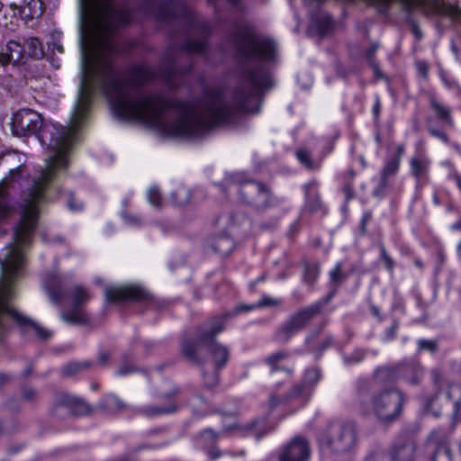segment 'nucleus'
I'll return each instance as SVG.
<instances>
[{"label": "nucleus", "instance_id": "36", "mask_svg": "<svg viewBox=\"0 0 461 461\" xmlns=\"http://www.w3.org/2000/svg\"><path fill=\"white\" fill-rule=\"evenodd\" d=\"M427 128H428L429 132L432 136L440 139L445 143H448L449 142V139H448L447 135L443 131H441L439 129H437L433 125V120L431 118H429L427 120Z\"/></svg>", "mask_w": 461, "mask_h": 461}, {"label": "nucleus", "instance_id": "40", "mask_svg": "<svg viewBox=\"0 0 461 461\" xmlns=\"http://www.w3.org/2000/svg\"><path fill=\"white\" fill-rule=\"evenodd\" d=\"M389 187L388 179L383 176H380V181L378 185L373 191V195L378 198H381L385 195L386 191Z\"/></svg>", "mask_w": 461, "mask_h": 461}, {"label": "nucleus", "instance_id": "1", "mask_svg": "<svg viewBox=\"0 0 461 461\" xmlns=\"http://www.w3.org/2000/svg\"><path fill=\"white\" fill-rule=\"evenodd\" d=\"M81 72L78 95L68 127L44 122L32 109H20L11 122L15 137L35 135L53 153L45 169L31 177L25 165L9 171L0 184V221L14 213V242L0 253V279L15 282L25 263L47 192L57 171L68 166L67 154L86 117L91 97L102 90L122 120H138L170 137L196 140L207 135V94L200 102L145 95L142 86L161 78L172 88L192 70L191 54L207 46V22L184 0H78Z\"/></svg>", "mask_w": 461, "mask_h": 461}, {"label": "nucleus", "instance_id": "11", "mask_svg": "<svg viewBox=\"0 0 461 461\" xmlns=\"http://www.w3.org/2000/svg\"><path fill=\"white\" fill-rule=\"evenodd\" d=\"M415 9L420 8L422 14L429 18L433 14H442L449 17L454 23L461 25V6L452 4H442L438 0H412Z\"/></svg>", "mask_w": 461, "mask_h": 461}, {"label": "nucleus", "instance_id": "9", "mask_svg": "<svg viewBox=\"0 0 461 461\" xmlns=\"http://www.w3.org/2000/svg\"><path fill=\"white\" fill-rule=\"evenodd\" d=\"M70 296L72 299L71 308L62 313V319L69 324H88L90 320L84 305L91 298L89 292L81 285H75L71 290Z\"/></svg>", "mask_w": 461, "mask_h": 461}, {"label": "nucleus", "instance_id": "39", "mask_svg": "<svg viewBox=\"0 0 461 461\" xmlns=\"http://www.w3.org/2000/svg\"><path fill=\"white\" fill-rule=\"evenodd\" d=\"M369 393L366 387L363 386L358 389L357 402L364 411H369Z\"/></svg>", "mask_w": 461, "mask_h": 461}, {"label": "nucleus", "instance_id": "34", "mask_svg": "<svg viewBox=\"0 0 461 461\" xmlns=\"http://www.w3.org/2000/svg\"><path fill=\"white\" fill-rule=\"evenodd\" d=\"M330 281L338 287L340 284H342L348 276V274L342 272V264L338 263L334 269H332L330 273Z\"/></svg>", "mask_w": 461, "mask_h": 461}, {"label": "nucleus", "instance_id": "29", "mask_svg": "<svg viewBox=\"0 0 461 461\" xmlns=\"http://www.w3.org/2000/svg\"><path fill=\"white\" fill-rule=\"evenodd\" d=\"M26 50L28 56L33 59L38 60L44 57V50L38 38L26 40Z\"/></svg>", "mask_w": 461, "mask_h": 461}, {"label": "nucleus", "instance_id": "20", "mask_svg": "<svg viewBox=\"0 0 461 461\" xmlns=\"http://www.w3.org/2000/svg\"><path fill=\"white\" fill-rule=\"evenodd\" d=\"M312 390L306 387V384H295L285 394V400L287 402H297L300 406H303L311 397Z\"/></svg>", "mask_w": 461, "mask_h": 461}, {"label": "nucleus", "instance_id": "57", "mask_svg": "<svg viewBox=\"0 0 461 461\" xmlns=\"http://www.w3.org/2000/svg\"><path fill=\"white\" fill-rule=\"evenodd\" d=\"M286 402L284 396L272 395L269 399V404L272 408L278 406L280 403Z\"/></svg>", "mask_w": 461, "mask_h": 461}, {"label": "nucleus", "instance_id": "49", "mask_svg": "<svg viewBox=\"0 0 461 461\" xmlns=\"http://www.w3.org/2000/svg\"><path fill=\"white\" fill-rule=\"evenodd\" d=\"M399 328V321L397 320H393L390 328H388L385 331V339L387 340H392L395 338L396 332Z\"/></svg>", "mask_w": 461, "mask_h": 461}, {"label": "nucleus", "instance_id": "30", "mask_svg": "<svg viewBox=\"0 0 461 461\" xmlns=\"http://www.w3.org/2000/svg\"><path fill=\"white\" fill-rule=\"evenodd\" d=\"M141 369L137 366L129 354H123L122 356V363L117 371V375L123 376L130 374L140 372Z\"/></svg>", "mask_w": 461, "mask_h": 461}, {"label": "nucleus", "instance_id": "2", "mask_svg": "<svg viewBox=\"0 0 461 461\" xmlns=\"http://www.w3.org/2000/svg\"><path fill=\"white\" fill-rule=\"evenodd\" d=\"M229 313L215 316L203 326L195 329L196 339L184 338L181 342V354L191 364L203 366L204 360L199 355L200 346L207 348V351L213 362L215 369H222L230 359V349L228 347L215 340V337L224 330L225 322Z\"/></svg>", "mask_w": 461, "mask_h": 461}, {"label": "nucleus", "instance_id": "58", "mask_svg": "<svg viewBox=\"0 0 461 461\" xmlns=\"http://www.w3.org/2000/svg\"><path fill=\"white\" fill-rule=\"evenodd\" d=\"M277 225V219H272L268 221L260 223V229L262 230H273Z\"/></svg>", "mask_w": 461, "mask_h": 461}, {"label": "nucleus", "instance_id": "60", "mask_svg": "<svg viewBox=\"0 0 461 461\" xmlns=\"http://www.w3.org/2000/svg\"><path fill=\"white\" fill-rule=\"evenodd\" d=\"M208 455L212 459V460H215L217 458H219L221 456V451L215 446H212L209 451H208Z\"/></svg>", "mask_w": 461, "mask_h": 461}, {"label": "nucleus", "instance_id": "24", "mask_svg": "<svg viewBox=\"0 0 461 461\" xmlns=\"http://www.w3.org/2000/svg\"><path fill=\"white\" fill-rule=\"evenodd\" d=\"M410 164L412 175L420 181L428 173L429 160L424 157H414Z\"/></svg>", "mask_w": 461, "mask_h": 461}, {"label": "nucleus", "instance_id": "59", "mask_svg": "<svg viewBox=\"0 0 461 461\" xmlns=\"http://www.w3.org/2000/svg\"><path fill=\"white\" fill-rule=\"evenodd\" d=\"M13 62V59H11V56L8 55V51L6 52H0V65L1 66H7L9 63Z\"/></svg>", "mask_w": 461, "mask_h": 461}, {"label": "nucleus", "instance_id": "55", "mask_svg": "<svg viewBox=\"0 0 461 461\" xmlns=\"http://www.w3.org/2000/svg\"><path fill=\"white\" fill-rule=\"evenodd\" d=\"M343 192L345 194L347 203L355 195L353 186L348 183L344 185Z\"/></svg>", "mask_w": 461, "mask_h": 461}, {"label": "nucleus", "instance_id": "26", "mask_svg": "<svg viewBox=\"0 0 461 461\" xmlns=\"http://www.w3.org/2000/svg\"><path fill=\"white\" fill-rule=\"evenodd\" d=\"M6 50L8 51V55L11 56L13 59L14 65H19L24 63V55L26 52L25 47L21 45L16 41H9L6 44Z\"/></svg>", "mask_w": 461, "mask_h": 461}, {"label": "nucleus", "instance_id": "50", "mask_svg": "<svg viewBox=\"0 0 461 461\" xmlns=\"http://www.w3.org/2000/svg\"><path fill=\"white\" fill-rule=\"evenodd\" d=\"M372 212L370 211L365 212L361 222H360V233L361 235L366 234V225L371 221Z\"/></svg>", "mask_w": 461, "mask_h": 461}, {"label": "nucleus", "instance_id": "27", "mask_svg": "<svg viewBox=\"0 0 461 461\" xmlns=\"http://www.w3.org/2000/svg\"><path fill=\"white\" fill-rule=\"evenodd\" d=\"M320 273V263L318 262H303V281L311 288L313 287Z\"/></svg>", "mask_w": 461, "mask_h": 461}, {"label": "nucleus", "instance_id": "23", "mask_svg": "<svg viewBox=\"0 0 461 461\" xmlns=\"http://www.w3.org/2000/svg\"><path fill=\"white\" fill-rule=\"evenodd\" d=\"M212 249L221 257L228 256L234 248V242L231 238L226 235L216 237L212 242Z\"/></svg>", "mask_w": 461, "mask_h": 461}, {"label": "nucleus", "instance_id": "31", "mask_svg": "<svg viewBox=\"0 0 461 461\" xmlns=\"http://www.w3.org/2000/svg\"><path fill=\"white\" fill-rule=\"evenodd\" d=\"M288 357H289L288 352L281 350V351H277V352L273 353L270 356H268L265 359V362L271 367L272 372H276V371L279 370L278 364L281 361L286 359Z\"/></svg>", "mask_w": 461, "mask_h": 461}, {"label": "nucleus", "instance_id": "45", "mask_svg": "<svg viewBox=\"0 0 461 461\" xmlns=\"http://www.w3.org/2000/svg\"><path fill=\"white\" fill-rule=\"evenodd\" d=\"M22 395L25 401L30 402H35L37 400L36 390L32 387H29V386L23 387Z\"/></svg>", "mask_w": 461, "mask_h": 461}, {"label": "nucleus", "instance_id": "19", "mask_svg": "<svg viewBox=\"0 0 461 461\" xmlns=\"http://www.w3.org/2000/svg\"><path fill=\"white\" fill-rule=\"evenodd\" d=\"M179 410V405L171 401L166 405L158 406V405H148L140 408L137 411V413L144 415L148 418H153L156 416L167 415L176 412Z\"/></svg>", "mask_w": 461, "mask_h": 461}, {"label": "nucleus", "instance_id": "33", "mask_svg": "<svg viewBox=\"0 0 461 461\" xmlns=\"http://www.w3.org/2000/svg\"><path fill=\"white\" fill-rule=\"evenodd\" d=\"M400 162L397 161V158H389L381 171V176L384 178H389L394 176L399 169Z\"/></svg>", "mask_w": 461, "mask_h": 461}, {"label": "nucleus", "instance_id": "46", "mask_svg": "<svg viewBox=\"0 0 461 461\" xmlns=\"http://www.w3.org/2000/svg\"><path fill=\"white\" fill-rule=\"evenodd\" d=\"M336 289L337 287H335L333 291L330 292L324 298L312 304V307L316 306L319 308V314L321 313L323 308L330 303L331 298L335 295Z\"/></svg>", "mask_w": 461, "mask_h": 461}, {"label": "nucleus", "instance_id": "47", "mask_svg": "<svg viewBox=\"0 0 461 461\" xmlns=\"http://www.w3.org/2000/svg\"><path fill=\"white\" fill-rule=\"evenodd\" d=\"M381 258L384 262L386 268L392 271L394 266L393 260L387 254L385 248L383 244L380 245Z\"/></svg>", "mask_w": 461, "mask_h": 461}, {"label": "nucleus", "instance_id": "28", "mask_svg": "<svg viewBox=\"0 0 461 461\" xmlns=\"http://www.w3.org/2000/svg\"><path fill=\"white\" fill-rule=\"evenodd\" d=\"M221 370V369H215V367H213V370L212 371H206L205 369H203V386L205 389L213 390L219 385Z\"/></svg>", "mask_w": 461, "mask_h": 461}, {"label": "nucleus", "instance_id": "32", "mask_svg": "<svg viewBox=\"0 0 461 461\" xmlns=\"http://www.w3.org/2000/svg\"><path fill=\"white\" fill-rule=\"evenodd\" d=\"M321 375V370L318 368L307 369L304 373L303 381L302 384H306V387L312 390V387L319 382Z\"/></svg>", "mask_w": 461, "mask_h": 461}, {"label": "nucleus", "instance_id": "37", "mask_svg": "<svg viewBox=\"0 0 461 461\" xmlns=\"http://www.w3.org/2000/svg\"><path fill=\"white\" fill-rule=\"evenodd\" d=\"M278 303H279V302L277 300H275V299H272L269 297H265L257 303L256 307L276 306ZM254 308H255L254 305H243V306L239 307V311H240V312L241 311H249Z\"/></svg>", "mask_w": 461, "mask_h": 461}, {"label": "nucleus", "instance_id": "14", "mask_svg": "<svg viewBox=\"0 0 461 461\" xmlns=\"http://www.w3.org/2000/svg\"><path fill=\"white\" fill-rule=\"evenodd\" d=\"M417 448L414 439L399 438L390 447V461H417Z\"/></svg>", "mask_w": 461, "mask_h": 461}, {"label": "nucleus", "instance_id": "52", "mask_svg": "<svg viewBox=\"0 0 461 461\" xmlns=\"http://www.w3.org/2000/svg\"><path fill=\"white\" fill-rule=\"evenodd\" d=\"M381 112V103L378 97H376L375 103L373 106V114L375 125L379 124V115Z\"/></svg>", "mask_w": 461, "mask_h": 461}, {"label": "nucleus", "instance_id": "6", "mask_svg": "<svg viewBox=\"0 0 461 461\" xmlns=\"http://www.w3.org/2000/svg\"><path fill=\"white\" fill-rule=\"evenodd\" d=\"M319 308L309 305L297 310L284 321L274 334V339L279 343H287L290 339L307 328V326L318 316Z\"/></svg>", "mask_w": 461, "mask_h": 461}, {"label": "nucleus", "instance_id": "56", "mask_svg": "<svg viewBox=\"0 0 461 461\" xmlns=\"http://www.w3.org/2000/svg\"><path fill=\"white\" fill-rule=\"evenodd\" d=\"M238 423L234 422L230 425H223L221 435L223 434H237Z\"/></svg>", "mask_w": 461, "mask_h": 461}, {"label": "nucleus", "instance_id": "62", "mask_svg": "<svg viewBox=\"0 0 461 461\" xmlns=\"http://www.w3.org/2000/svg\"><path fill=\"white\" fill-rule=\"evenodd\" d=\"M369 66L374 70L375 77H377V78H383L384 77V74L381 72V70L379 68V65H378L377 62L370 64Z\"/></svg>", "mask_w": 461, "mask_h": 461}, {"label": "nucleus", "instance_id": "17", "mask_svg": "<svg viewBox=\"0 0 461 461\" xmlns=\"http://www.w3.org/2000/svg\"><path fill=\"white\" fill-rule=\"evenodd\" d=\"M304 188L306 195L305 209L310 213H315L317 212L326 213V209L323 206L319 194L315 190V183H308L305 185Z\"/></svg>", "mask_w": 461, "mask_h": 461}, {"label": "nucleus", "instance_id": "10", "mask_svg": "<svg viewBox=\"0 0 461 461\" xmlns=\"http://www.w3.org/2000/svg\"><path fill=\"white\" fill-rule=\"evenodd\" d=\"M375 375L381 381L393 382L396 379H402L411 384L416 385L422 377V370L413 364H402L395 367H380L376 370Z\"/></svg>", "mask_w": 461, "mask_h": 461}, {"label": "nucleus", "instance_id": "54", "mask_svg": "<svg viewBox=\"0 0 461 461\" xmlns=\"http://www.w3.org/2000/svg\"><path fill=\"white\" fill-rule=\"evenodd\" d=\"M180 389L176 386L173 387L170 391L167 393H165L162 394V398L165 400H171L180 394Z\"/></svg>", "mask_w": 461, "mask_h": 461}, {"label": "nucleus", "instance_id": "4", "mask_svg": "<svg viewBox=\"0 0 461 461\" xmlns=\"http://www.w3.org/2000/svg\"><path fill=\"white\" fill-rule=\"evenodd\" d=\"M319 440L335 453L342 454L350 451L357 440L355 423L331 420L320 434Z\"/></svg>", "mask_w": 461, "mask_h": 461}, {"label": "nucleus", "instance_id": "16", "mask_svg": "<svg viewBox=\"0 0 461 461\" xmlns=\"http://www.w3.org/2000/svg\"><path fill=\"white\" fill-rule=\"evenodd\" d=\"M96 408L109 414H116L128 410L130 406L116 394L110 393L99 402Z\"/></svg>", "mask_w": 461, "mask_h": 461}, {"label": "nucleus", "instance_id": "13", "mask_svg": "<svg viewBox=\"0 0 461 461\" xmlns=\"http://www.w3.org/2000/svg\"><path fill=\"white\" fill-rule=\"evenodd\" d=\"M426 452L429 461H453V454L447 437L433 431L426 441Z\"/></svg>", "mask_w": 461, "mask_h": 461}, {"label": "nucleus", "instance_id": "41", "mask_svg": "<svg viewBox=\"0 0 461 461\" xmlns=\"http://www.w3.org/2000/svg\"><path fill=\"white\" fill-rule=\"evenodd\" d=\"M366 355V351L363 349H356L348 356L344 357V361L347 364H356L360 362Z\"/></svg>", "mask_w": 461, "mask_h": 461}, {"label": "nucleus", "instance_id": "12", "mask_svg": "<svg viewBox=\"0 0 461 461\" xmlns=\"http://www.w3.org/2000/svg\"><path fill=\"white\" fill-rule=\"evenodd\" d=\"M310 456V443L301 435L293 438L278 452V461H308Z\"/></svg>", "mask_w": 461, "mask_h": 461}, {"label": "nucleus", "instance_id": "8", "mask_svg": "<svg viewBox=\"0 0 461 461\" xmlns=\"http://www.w3.org/2000/svg\"><path fill=\"white\" fill-rule=\"evenodd\" d=\"M105 299L109 303L121 304L132 301L146 305L154 303V297L138 285L113 286L105 289Z\"/></svg>", "mask_w": 461, "mask_h": 461}, {"label": "nucleus", "instance_id": "38", "mask_svg": "<svg viewBox=\"0 0 461 461\" xmlns=\"http://www.w3.org/2000/svg\"><path fill=\"white\" fill-rule=\"evenodd\" d=\"M221 435V432H217L211 428L204 429L201 430L199 433L200 438H202L204 441L208 443H215L219 439Z\"/></svg>", "mask_w": 461, "mask_h": 461}, {"label": "nucleus", "instance_id": "42", "mask_svg": "<svg viewBox=\"0 0 461 461\" xmlns=\"http://www.w3.org/2000/svg\"><path fill=\"white\" fill-rule=\"evenodd\" d=\"M148 197H149V203L152 205H154L156 207H160V205H161V194H160L159 190L157 187H151L149 190Z\"/></svg>", "mask_w": 461, "mask_h": 461}, {"label": "nucleus", "instance_id": "21", "mask_svg": "<svg viewBox=\"0 0 461 461\" xmlns=\"http://www.w3.org/2000/svg\"><path fill=\"white\" fill-rule=\"evenodd\" d=\"M263 421L255 419L246 424L238 423L237 434L240 436L255 435L257 439L263 438L268 431L261 426Z\"/></svg>", "mask_w": 461, "mask_h": 461}, {"label": "nucleus", "instance_id": "22", "mask_svg": "<svg viewBox=\"0 0 461 461\" xmlns=\"http://www.w3.org/2000/svg\"><path fill=\"white\" fill-rule=\"evenodd\" d=\"M430 107L434 111L437 119L444 125L454 127L450 109L441 104L434 96L429 98Z\"/></svg>", "mask_w": 461, "mask_h": 461}, {"label": "nucleus", "instance_id": "18", "mask_svg": "<svg viewBox=\"0 0 461 461\" xmlns=\"http://www.w3.org/2000/svg\"><path fill=\"white\" fill-rule=\"evenodd\" d=\"M333 27L334 21L329 14L319 12L312 15L311 28H314L320 36L327 35Z\"/></svg>", "mask_w": 461, "mask_h": 461}, {"label": "nucleus", "instance_id": "5", "mask_svg": "<svg viewBox=\"0 0 461 461\" xmlns=\"http://www.w3.org/2000/svg\"><path fill=\"white\" fill-rule=\"evenodd\" d=\"M239 194L242 203L258 212H264L279 203V200L273 195L269 187L262 182L244 183L240 185Z\"/></svg>", "mask_w": 461, "mask_h": 461}, {"label": "nucleus", "instance_id": "25", "mask_svg": "<svg viewBox=\"0 0 461 461\" xmlns=\"http://www.w3.org/2000/svg\"><path fill=\"white\" fill-rule=\"evenodd\" d=\"M93 363L91 361H83V362H68L61 368V375L63 377H71L74 376L85 370L92 367Z\"/></svg>", "mask_w": 461, "mask_h": 461}, {"label": "nucleus", "instance_id": "7", "mask_svg": "<svg viewBox=\"0 0 461 461\" xmlns=\"http://www.w3.org/2000/svg\"><path fill=\"white\" fill-rule=\"evenodd\" d=\"M50 415L63 420L68 416H85L92 412V407L82 398L66 392H57L50 409Z\"/></svg>", "mask_w": 461, "mask_h": 461}, {"label": "nucleus", "instance_id": "44", "mask_svg": "<svg viewBox=\"0 0 461 461\" xmlns=\"http://www.w3.org/2000/svg\"><path fill=\"white\" fill-rule=\"evenodd\" d=\"M415 67L417 68L418 74L423 79L427 80L429 76V64L425 60H417L415 62Z\"/></svg>", "mask_w": 461, "mask_h": 461}, {"label": "nucleus", "instance_id": "61", "mask_svg": "<svg viewBox=\"0 0 461 461\" xmlns=\"http://www.w3.org/2000/svg\"><path fill=\"white\" fill-rule=\"evenodd\" d=\"M333 344V339L332 337L329 336L327 337L322 342L321 344L320 345V348H319V351H320V354L325 350L326 348H330L331 345Z\"/></svg>", "mask_w": 461, "mask_h": 461}, {"label": "nucleus", "instance_id": "64", "mask_svg": "<svg viewBox=\"0 0 461 461\" xmlns=\"http://www.w3.org/2000/svg\"><path fill=\"white\" fill-rule=\"evenodd\" d=\"M404 153V147L402 145H399L396 149L395 154L391 157L392 158H397V161H401V158Z\"/></svg>", "mask_w": 461, "mask_h": 461}, {"label": "nucleus", "instance_id": "35", "mask_svg": "<svg viewBox=\"0 0 461 461\" xmlns=\"http://www.w3.org/2000/svg\"><path fill=\"white\" fill-rule=\"evenodd\" d=\"M296 157L298 160L307 168L315 169L317 166L314 165L312 156L309 150L305 149H300L296 151Z\"/></svg>", "mask_w": 461, "mask_h": 461}, {"label": "nucleus", "instance_id": "51", "mask_svg": "<svg viewBox=\"0 0 461 461\" xmlns=\"http://www.w3.org/2000/svg\"><path fill=\"white\" fill-rule=\"evenodd\" d=\"M68 206L72 211H78L82 208V204L75 202L74 194L68 193Z\"/></svg>", "mask_w": 461, "mask_h": 461}, {"label": "nucleus", "instance_id": "15", "mask_svg": "<svg viewBox=\"0 0 461 461\" xmlns=\"http://www.w3.org/2000/svg\"><path fill=\"white\" fill-rule=\"evenodd\" d=\"M68 282L64 276L50 273L44 279V287L54 303H59L68 294Z\"/></svg>", "mask_w": 461, "mask_h": 461}, {"label": "nucleus", "instance_id": "43", "mask_svg": "<svg viewBox=\"0 0 461 461\" xmlns=\"http://www.w3.org/2000/svg\"><path fill=\"white\" fill-rule=\"evenodd\" d=\"M419 348L434 353L438 350V342L436 340L420 339L418 341Z\"/></svg>", "mask_w": 461, "mask_h": 461}, {"label": "nucleus", "instance_id": "63", "mask_svg": "<svg viewBox=\"0 0 461 461\" xmlns=\"http://www.w3.org/2000/svg\"><path fill=\"white\" fill-rule=\"evenodd\" d=\"M110 358V354L108 352H102L99 354L98 360L99 363L104 366Z\"/></svg>", "mask_w": 461, "mask_h": 461}, {"label": "nucleus", "instance_id": "3", "mask_svg": "<svg viewBox=\"0 0 461 461\" xmlns=\"http://www.w3.org/2000/svg\"><path fill=\"white\" fill-rule=\"evenodd\" d=\"M405 401L401 391L384 389L371 396V410L380 423L392 424L401 417Z\"/></svg>", "mask_w": 461, "mask_h": 461}, {"label": "nucleus", "instance_id": "53", "mask_svg": "<svg viewBox=\"0 0 461 461\" xmlns=\"http://www.w3.org/2000/svg\"><path fill=\"white\" fill-rule=\"evenodd\" d=\"M366 461H387L385 454L382 452H376L369 455Z\"/></svg>", "mask_w": 461, "mask_h": 461}, {"label": "nucleus", "instance_id": "48", "mask_svg": "<svg viewBox=\"0 0 461 461\" xmlns=\"http://www.w3.org/2000/svg\"><path fill=\"white\" fill-rule=\"evenodd\" d=\"M378 47H379L378 43H372L371 46L366 50V59L369 65L376 62L375 52H376Z\"/></svg>", "mask_w": 461, "mask_h": 461}]
</instances>
